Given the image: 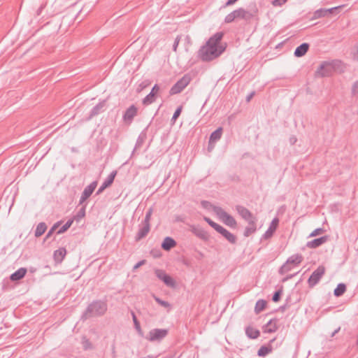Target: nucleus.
<instances>
[{
    "mask_svg": "<svg viewBox=\"0 0 358 358\" xmlns=\"http://www.w3.org/2000/svg\"><path fill=\"white\" fill-rule=\"evenodd\" d=\"M182 111V106H179L173 115L171 120L176 121V119L180 116Z\"/></svg>",
    "mask_w": 358,
    "mask_h": 358,
    "instance_id": "43",
    "label": "nucleus"
},
{
    "mask_svg": "<svg viewBox=\"0 0 358 358\" xmlns=\"http://www.w3.org/2000/svg\"><path fill=\"white\" fill-rule=\"evenodd\" d=\"M245 334L250 338L256 339L259 336L260 332L258 329L249 326L245 328Z\"/></svg>",
    "mask_w": 358,
    "mask_h": 358,
    "instance_id": "25",
    "label": "nucleus"
},
{
    "mask_svg": "<svg viewBox=\"0 0 358 358\" xmlns=\"http://www.w3.org/2000/svg\"><path fill=\"white\" fill-rule=\"evenodd\" d=\"M257 219L248 222V226L245 227L244 231V236L248 237L255 233L257 230L256 224Z\"/></svg>",
    "mask_w": 358,
    "mask_h": 358,
    "instance_id": "22",
    "label": "nucleus"
},
{
    "mask_svg": "<svg viewBox=\"0 0 358 358\" xmlns=\"http://www.w3.org/2000/svg\"><path fill=\"white\" fill-rule=\"evenodd\" d=\"M180 36H178L174 41L173 45V50L174 52H176L178 46L179 45L180 41Z\"/></svg>",
    "mask_w": 358,
    "mask_h": 358,
    "instance_id": "45",
    "label": "nucleus"
},
{
    "mask_svg": "<svg viewBox=\"0 0 358 358\" xmlns=\"http://www.w3.org/2000/svg\"><path fill=\"white\" fill-rule=\"evenodd\" d=\"M302 260L303 257L301 255L296 254L292 255L287 259L286 263L281 266L280 273L281 274H284L289 272L292 269L290 264L298 265L302 262Z\"/></svg>",
    "mask_w": 358,
    "mask_h": 358,
    "instance_id": "5",
    "label": "nucleus"
},
{
    "mask_svg": "<svg viewBox=\"0 0 358 358\" xmlns=\"http://www.w3.org/2000/svg\"><path fill=\"white\" fill-rule=\"evenodd\" d=\"M104 106H105L104 102H101V103L96 104L94 107H93V108L91 110V116H94V115H98L100 113V111L103 109Z\"/></svg>",
    "mask_w": 358,
    "mask_h": 358,
    "instance_id": "35",
    "label": "nucleus"
},
{
    "mask_svg": "<svg viewBox=\"0 0 358 358\" xmlns=\"http://www.w3.org/2000/svg\"><path fill=\"white\" fill-rule=\"evenodd\" d=\"M107 309L106 301L101 300L94 301L87 307L82 315V319L87 320L90 317L102 316L106 313Z\"/></svg>",
    "mask_w": 358,
    "mask_h": 358,
    "instance_id": "2",
    "label": "nucleus"
},
{
    "mask_svg": "<svg viewBox=\"0 0 358 358\" xmlns=\"http://www.w3.org/2000/svg\"><path fill=\"white\" fill-rule=\"evenodd\" d=\"M53 233H54V231H52V229H50L49 230V231L48 232V234H46V236H45V240H46V239H48V238L52 236V234Z\"/></svg>",
    "mask_w": 358,
    "mask_h": 358,
    "instance_id": "55",
    "label": "nucleus"
},
{
    "mask_svg": "<svg viewBox=\"0 0 358 358\" xmlns=\"http://www.w3.org/2000/svg\"><path fill=\"white\" fill-rule=\"evenodd\" d=\"M236 19H243L245 20H250L254 15L248 10L243 8H240L234 10Z\"/></svg>",
    "mask_w": 358,
    "mask_h": 358,
    "instance_id": "17",
    "label": "nucleus"
},
{
    "mask_svg": "<svg viewBox=\"0 0 358 358\" xmlns=\"http://www.w3.org/2000/svg\"><path fill=\"white\" fill-rule=\"evenodd\" d=\"M116 173V171H113L110 173V175L107 177V178L103 181L102 185L99 188L96 192L97 194L101 193L106 188L109 187L113 182Z\"/></svg>",
    "mask_w": 358,
    "mask_h": 358,
    "instance_id": "18",
    "label": "nucleus"
},
{
    "mask_svg": "<svg viewBox=\"0 0 358 358\" xmlns=\"http://www.w3.org/2000/svg\"><path fill=\"white\" fill-rule=\"evenodd\" d=\"M166 329H153L150 330L145 338L150 342H160L168 335Z\"/></svg>",
    "mask_w": 358,
    "mask_h": 358,
    "instance_id": "4",
    "label": "nucleus"
},
{
    "mask_svg": "<svg viewBox=\"0 0 358 358\" xmlns=\"http://www.w3.org/2000/svg\"><path fill=\"white\" fill-rule=\"evenodd\" d=\"M131 316H132V320H133V322H134V327H135L136 330L137 331V332H138L139 336H143V331L141 329V325H140V322L137 320V317H136V315H135L134 311H131Z\"/></svg>",
    "mask_w": 358,
    "mask_h": 358,
    "instance_id": "30",
    "label": "nucleus"
},
{
    "mask_svg": "<svg viewBox=\"0 0 358 358\" xmlns=\"http://www.w3.org/2000/svg\"><path fill=\"white\" fill-rule=\"evenodd\" d=\"M217 232L222 234L229 243H235L236 241V236L229 232L228 230L224 229L223 227L220 226Z\"/></svg>",
    "mask_w": 358,
    "mask_h": 358,
    "instance_id": "19",
    "label": "nucleus"
},
{
    "mask_svg": "<svg viewBox=\"0 0 358 358\" xmlns=\"http://www.w3.org/2000/svg\"><path fill=\"white\" fill-rule=\"evenodd\" d=\"M309 45L303 43L298 46L294 51V55L297 57L303 56L308 50Z\"/></svg>",
    "mask_w": 358,
    "mask_h": 358,
    "instance_id": "24",
    "label": "nucleus"
},
{
    "mask_svg": "<svg viewBox=\"0 0 358 358\" xmlns=\"http://www.w3.org/2000/svg\"><path fill=\"white\" fill-rule=\"evenodd\" d=\"M238 0H228L224 7L229 6L234 4Z\"/></svg>",
    "mask_w": 358,
    "mask_h": 358,
    "instance_id": "50",
    "label": "nucleus"
},
{
    "mask_svg": "<svg viewBox=\"0 0 358 358\" xmlns=\"http://www.w3.org/2000/svg\"><path fill=\"white\" fill-rule=\"evenodd\" d=\"M143 138L141 136H140L137 139L136 147L140 146L143 143Z\"/></svg>",
    "mask_w": 358,
    "mask_h": 358,
    "instance_id": "51",
    "label": "nucleus"
},
{
    "mask_svg": "<svg viewBox=\"0 0 358 358\" xmlns=\"http://www.w3.org/2000/svg\"><path fill=\"white\" fill-rule=\"evenodd\" d=\"M272 352V347L271 345H262L260 347L257 352V355L259 357H265Z\"/></svg>",
    "mask_w": 358,
    "mask_h": 358,
    "instance_id": "29",
    "label": "nucleus"
},
{
    "mask_svg": "<svg viewBox=\"0 0 358 358\" xmlns=\"http://www.w3.org/2000/svg\"><path fill=\"white\" fill-rule=\"evenodd\" d=\"M189 81V77L184 76L172 86L169 91L170 94L173 95L181 92L188 85Z\"/></svg>",
    "mask_w": 358,
    "mask_h": 358,
    "instance_id": "7",
    "label": "nucleus"
},
{
    "mask_svg": "<svg viewBox=\"0 0 358 358\" xmlns=\"http://www.w3.org/2000/svg\"><path fill=\"white\" fill-rule=\"evenodd\" d=\"M47 229V226L45 222H40L36 228L34 235L36 237L42 236Z\"/></svg>",
    "mask_w": 358,
    "mask_h": 358,
    "instance_id": "28",
    "label": "nucleus"
},
{
    "mask_svg": "<svg viewBox=\"0 0 358 358\" xmlns=\"http://www.w3.org/2000/svg\"><path fill=\"white\" fill-rule=\"evenodd\" d=\"M278 320L276 318L270 320L266 324L262 327L264 333H273L275 332L278 329Z\"/></svg>",
    "mask_w": 358,
    "mask_h": 358,
    "instance_id": "13",
    "label": "nucleus"
},
{
    "mask_svg": "<svg viewBox=\"0 0 358 358\" xmlns=\"http://www.w3.org/2000/svg\"><path fill=\"white\" fill-rule=\"evenodd\" d=\"M329 240L328 236H324L315 239H313L310 241L307 242L306 246L308 248H317L320 247V245H323L324 243H327Z\"/></svg>",
    "mask_w": 358,
    "mask_h": 358,
    "instance_id": "16",
    "label": "nucleus"
},
{
    "mask_svg": "<svg viewBox=\"0 0 358 358\" xmlns=\"http://www.w3.org/2000/svg\"><path fill=\"white\" fill-rule=\"evenodd\" d=\"M236 19L234 10L229 13L224 18L225 23H231Z\"/></svg>",
    "mask_w": 358,
    "mask_h": 358,
    "instance_id": "40",
    "label": "nucleus"
},
{
    "mask_svg": "<svg viewBox=\"0 0 358 358\" xmlns=\"http://www.w3.org/2000/svg\"><path fill=\"white\" fill-rule=\"evenodd\" d=\"M155 96L152 92H150L142 101L145 106H148L155 101Z\"/></svg>",
    "mask_w": 358,
    "mask_h": 358,
    "instance_id": "33",
    "label": "nucleus"
},
{
    "mask_svg": "<svg viewBox=\"0 0 358 358\" xmlns=\"http://www.w3.org/2000/svg\"><path fill=\"white\" fill-rule=\"evenodd\" d=\"M150 230V224H145L141 222L139 225V229L136 236V241H140L145 237Z\"/></svg>",
    "mask_w": 358,
    "mask_h": 358,
    "instance_id": "14",
    "label": "nucleus"
},
{
    "mask_svg": "<svg viewBox=\"0 0 358 358\" xmlns=\"http://www.w3.org/2000/svg\"><path fill=\"white\" fill-rule=\"evenodd\" d=\"M296 141H297V138L295 136H292L289 138L290 144L294 145L296 143Z\"/></svg>",
    "mask_w": 358,
    "mask_h": 358,
    "instance_id": "52",
    "label": "nucleus"
},
{
    "mask_svg": "<svg viewBox=\"0 0 358 358\" xmlns=\"http://www.w3.org/2000/svg\"><path fill=\"white\" fill-rule=\"evenodd\" d=\"M176 245V241L173 238L169 236L166 237L162 243V248L166 251L170 250L172 248L175 247Z\"/></svg>",
    "mask_w": 358,
    "mask_h": 358,
    "instance_id": "21",
    "label": "nucleus"
},
{
    "mask_svg": "<svg viewBox=\"0 0 358 358\" xmlns=\"http://www.w3.org/2000/svg\"><path fill=\"white\" fill-rule=\"evenodd\" d=\"M154 299L155 300V301L157 303H159L160 306H162L164 308H170L171 307V305L168 301H163L156 296H154Z\"/></svg>",
    "mask_w": 358,
    "mask_h": 358,
    "instance_id": "41",
    "label": "nucleus"
},
{
    "mask_svg": "<svg viewBox=\"0 0 358 358\" xmlns=\"http://www.w3.org/2000/svg\"><path fill=\"white\" fill-rule=\"evenodd\" d=\"M73 220H68L58 231L57 234H61L68 230L73 223Z\"/></svg>",
    "mask_w": 358,
    "mask_h": 358,
    "instance_id": "36",
    "label": "nucleus"
},
{
    "mask_svg": "<svg viewBox=\"0 0 358 358\" xmlns=\"http://www.w3.org/2000/svg\"><path fill=\"white\" fill-rule=\"evenodd\" d=\"M59 224H60L59 222L54 224V225L51 227L52 231H55L59 227Z\"/></svg>",
    "mask_w": 358,
    "mask_h": 358,
    "instance_id": "54",
    "label": "nucleus"
},
{
    "mask_svg": "<svg viewBox=\"0 0 358 358\" xmlns=\"http://www.w3.org/2000/svg\"><path fill=\"white\" fill-rule=\"evenodd\" d=\"M213 211L216 215L222 220L224 223L231 227H235L236 226V221L235 219L225 212L221 207L214 206Z\"/></svg>",
    "mask_w": 358,
    "mask_h": 358,
    "instance_id": "3",
    "label": "nucleus"
},
{
    "mask_svg": "<svg viewBox=\"0 0 358 358\" xmlns=\"http://www.w3.org/2000/svg\"><path fill=\"white\" fill-rule=\"evenodd\" d=\"M281 294H282L281 290H278V291L275 292L273 296L272 300L274 302H278L280 299Z\"/></svg>",
    "mask_w": 358,
    "mask_h": 358,
    "instance_id": "44",
    "label": "nucleus"
},
{
    "mask_svg": "<svg viewBox=\"0 0 358 358\" xmlns=\"http://www.w3.org/2000/svg\"><path fill=\"white\" fill-rule=\"evenodd\" d=\"M266 301L263 299H259L257 301L255 307V312L258 314L266 308Z\"/></svg>",
    "mask_w": 358,
    "mask_h": 358,
    "instance_id": "31",
    "label": "nucleus"
},
{
    "mask_svg": "<svg viewBox=\"0 0 358 358\" xmlns=\"http://www.w3.org/2000/svg\"><path fill=\"white\" fill-rule=\"evenodd\" d=\"M352 92L354 96L358 97V80L353 85Z\"/></svg>",
    "mask_w": 358,
    "mask_h": 358,
    "instance_id": "47",
    "label": "nucleus"
},
{
    "mask_svg": "<svg viewBox=\"0 0 358 358\" xmlns=\"http://www.w3.org/2000/svg\"><path fill=\"white\" fill-rule=\"evenodd\" d=\"M325 273V268L323 266H318L310 275L308 280L309 287H315Z\"/></svg>",
    "mask_w": 358,
    "mask_h": 358,
    "instance_id": "6",
    "label": "nucleus"
},
{
    "mask_svg": "<svg viewBox=\"0 0 358 358\" xmlns=\"http://www.w3.org/2000/svg\"><path fill=\"white\" fill-rule=\"evenodd\" d=\"M204 220L210 226L212 227L215 230L217 231L221 225L217 224L216 222H213L212 220H210L209 217H205Z\"/></svg>",
    "mask_w": 358,
    "mask_h": 358,
    "instance_id": "39",
    "label": "nucleus"
},
{
    "mask_svg": "<svg viewBox=\"0 0 358 358\" xmlns=\"http://www.w3.org/2000/svg\"><path fill=\"white\" fill-rule=\"evenodd\" d=\"M222 135V128L218 127L215 131H214L210 136L209 143H215L219 141Z\"/></svg>",
    "mask_w": 358,
    "mask_h": 358,
    "instance_id": "26",
    "label": "nucleus"
},
{
    "mask_svg": "<svg viewBox=\"0 0 358 358\" xmlns=\"http://www.w3.org/2000/svg\"><path fill=\"white\" fill-rule=\"evenodd\" d=\"M324 232V229L323 228H317L315 229L314 231H313L309 235V237H314L316 236H318L320 234H322Z\"/></svg>",
    "mask_w": 358,
    "mask_h": 358,
    "instance_id": "42",
    "label": "nucleus"
},
{
    "mask_svg": "<svg viewBox=\"0 0 358 358\" xmlns=\"http://www.w3.org/2000/svg\"><path fill=\"white\" fill-rule=\"evenodd\" d=\"M163 358H175V355H171L166 356Z\"/></svg>",
    "mask_w": 358,
    "mask_h": 358,
    "instance_id": "58",
    "label": "nucleus"
},
{
    "mask_svg": "<svg viewBox=\"0 0 358 358\" xmlns=\"http://www.w3.org/2000/svg\"><path fill=\"white\" fill-rule=\"evenodd\" d=\"M66 255V250L64 248H60L55 250L53 254V258L57 264H60Z\"/></svg>",
    "mask_w": 358,
    "mask_h": 358,
    "instance_id": "20",
    "label": "nucleus"
},
{
    "mask_svg": "<svg viewBox=\"0 0 358 358\" xmlns=\"http://www.w3.org/2000/svg\"><path fill=\"white\" fill-rule=\"evenodd\" d=\"M236 210L239 214V215L246 222H250L251 220L256 219V217L253 216L252 213L248 208L243 206H236Z\"/></svg>",
    "mask_w": 358,
    "mask_h": 358,
    "instance_id": "11",
    "label": "nucleus"
},
{
    "mask_svg": "<svg viewBox=\"0 0 358 358\" xmlns=\"http://www.w3.org/2000/svg\"><path fill=\"white\" fill-rule=\"evenodd\" d=\"M145 264V260H142L138 262L136 264L134 265L133 270H136L138 268H139L141 266Z\"/></svg>",
    "mask_w": 358,
    "mask_h": 358,
    "instance_id": "49",
    "label": "nucleus"
},
{
    "mask_svg": "<svg viewBox=\"0 0 358 358\" xmlns=\"http://www.w3.org/2000/svg\"><path fill=\"white\" fill-rule=\"evenodd\" d=\"M27 273V269L25 268H20L11 274L10 279L12 281L19 280L24 277Z\"/></svg>",
    "mask_w": 358,
    "mask_h": 358,
    "instance_id": "23",
    "label": "nucleus"
},
{
    "mask_svg": "<svg viewBox=\"0 0 358 358\" xmlns=\"http://www.w3.org/2000/svg\"><path fill=\"white\" fill-rule=\"evenodd\" d=\"M278 223H279L278 218L275 217L274 219H273L268 229L263 234L262 238L268 239V238H271L278 227Z\"/></svg>",
    "mask_w": 358,
    "mask_h": 358,
    "instance_id": "12",
    "label": "nucleus"
},
{
    "mask_svg": "<svg viewBox=\"0 0 358 358\" xmlns=\"http://www.w3.org/2000/svg\"><path fill=\"white\" fill-rule=\"evenodd\" d=\"M287 0H273L272 4L273 6H281L286 3Z\"/></svg>",
    "mask_w": 358,
    "mask_h": 358,
    "instance_id": "46",
    "label": "nucleus"
},
{
    "mask_svg": "<svg viewBox=\"0 0 358 358\" xmlns=\"http://www.w3.org/2000/svg\"><path fill=\"white\" fill-rule=\"evenodd\" d=\"M190 231L199 238L207 241L209 240L210 236L206 231L199 226L191 225Z\"/></svg>",
    "mask_w": 358,
    "mask_h": 358,
    "instance_id": "10",
    "label": "nucleus"
},
{
    "mask_svg": "<svg viewBox=\"0 0 358 358\" xmlns=\"http://www.w3.org/2000/svg\"><path fill=\"white\" fill-rule=\"evenodd\" d=\"M152 212H153L152 208H149L145 213L144 220L141 222L145 223V224H150V222L151 220V216L152 215Z\"/></svg>",
    "mask_w": 358,
    "mask_h": 358,
    "instance_id": "38",
    "label": "nucleus"
},
{
    "mask_svg": "<svg viewBox=\"0 0 358 358\" xmlns=\"http://www.w3.org/2000/svg\"><path fill=\"white\" fill-rule=\"evenodd\" d=\"M340 327H338L337 329H336L331 334V337L334 336L336 334H337L340 331Z\"/></svg>",
    "mask_w": 358,
    "mask_h": 358,
    "instance_id": "57",
    "label": "nucleus"
},
{
    "mask_svg": "<svg viewBox=\"0 0 358 358\" xmlns=\"http://www.w3.org/2000/svg\"><path fill=\"white\" fill-rule=\"evenodd\" d=\"M222 37V32L215 33L208 39L206 45L199 49L198 55L202 61L209 62L222 55L226 48L220 43Z\"/></svg>",
    "mask_w": 358,
    "mask_h": 358,
    "instance_id": "1",
    "label": "nucleus"
},
{
    "mask_svg": "<svg viewBox=\"0 0 358 358\" xmlns=\"http://www.w3.org/2000/svg\"><path fill=\"white\" fill-rule=\"evenodd\" d=\"M97 185V182L94 181L91 182L89 185H87L83 190L81 196L80 198L79 203L82 204L84 203L93 193L94 189H96Z\"/></svg>",
    "mask_w": 358,
    "mask_h": 358,
    "instance_id": "9",
    "label": "nucleus"
},
{
    "mask_svg": "<svg viewBox=\"0 0 358 358\" xmlns=\"http://www.w3.org/2000/svg\"><path fill=\"white\" fill-rule=\"evenodd\" d=\"M255 95V92H251L247 97H246V100L247 101H250V99L253 97V96Z\"/></svg>",
    "mask_w": 358,
    "mask_h": 358,
    "instance_id": "56",
    "label": "nucleus"
},
{
    "mask_svg": "<svg viewBox=\"0 0 358 358\" xmlns=\"http://www.w3.org/2000/svg\"><path fill=\"white\" fill-rule=\"evenodd\" d=\"M329 66L326 64H321L316 73L321 77L327 76L329 75V71L327 70V68Z\"/></svg>",
    "mask_w": 358,
    "mask_h": 358,
    "instance_id": "34",
    "label": "nucleus"
},
{
    "mask_svg": "<svg viewBox=\"0 0 358 358\" xmlns=\"http://www.w3.org/2000/svg\"><path fill=\"white\" fill-rule=\"evenodd\" d=\"M85 207H83L78 213V216L79 217H84L85 216Z\"/></svg>",
    "mask_w": 358,
    "mask_h": 358,
    "instance_id": "53",
    "label": "nucleus"
},
{
    "mask_svg": "<svg viewBox=\"0 0 358 358\" xmlns=\"http://www.w3.org/2000/svg\"><path fill=\"white\" fill-rule=\"evenodd\" d=\"M138 108L134 106L131 105L125 111L123 119L126 122L131 123L134 117L137 115Z\"/></svg>",
    "mask_w": 358,
    "mask_h": 358,
    "instance_id": "15",
    "label": "nucleus"
},
{
    "mask_svg": "<svg viewBox=\"0 0 358 358\" xmlns=\"http://www.w3.org/2000/svg\"><path fill=\"white\" fill-rule=\"evenodd\" d=\"M155 273L166 286L169 287H174L176 286L175 280L170 275L166 274L164 270L155 269Z\"/></svg>",
    "mask_w": 358,
    "mask_h": 358,
    "instance_id": "8",
    "label": "nucleus"
},
{
    "mask_svg": "<svg viewBox=\"0 0 358 358\" xmlns=\"http://www.w3.org/2000/svg\"><path fill=\"white\" fill-rule=\"evenodd\" d=\"M346 291V286L343 283H340L337 285L336 288L334 291V294L336 296H342Z\"/></svg>",
    "mask_w": 358,
    "mask_h": 358,
    "instance_id": "32",
    "label": "nucleus"
},
{
    "mask_svg": "<svg viewBox=\"0 0 358 358\" xmlns=\"http://www.w3.org/2000/svg\"><path fill=\"white\" fill-rule=\"evenodd\" d=\"M339 7H334L329 9H319L315 11V15L317 17H325L327 15L331 14L334 10L338 9Z\"/></svg>",
    "mask_w": 358,
    "mask_h": 358,
    "instance_id": "27",
    "label": "nucleus"
},
{
    "mask_svg": "<svg viewBox=\"0 0 358 358\" xmlns=\"http://www.w3.org/2000/svg\"><path fill=\"white\" fill-rule=\"evenodd\" d=\"M82 344L85 350L92 349V344L86 337H83Z\"/></svg>",
    "mask_w": 358,
    "mask_h": 358,
    "instance_id": "37",
    "label": "nucleus"
},
{
    "mask_svg": "<svg viewBox=\"0 0 358 358\" xmlns=\"http://www.w3.org/2000/svg\"><path fill=\"white\" fill-rule=\"evenodd\" d=\"M159 91V87L158 85L155 84L150 92H152L155 95Z\"/></svg>",
    "mask_w": 358,
    "mask_h": 358,
    "instance_id": "48",
    "label": "nucleus"
}]
</instances>
